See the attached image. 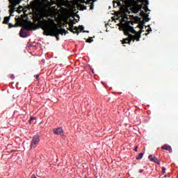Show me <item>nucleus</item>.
Returning <instances> with one entry per match:
<instances>
[{
	"mask_svg": "<svg viewBox=\"0 0 178 178\" xmlns=\"http://www.w3.org/2000/svg\"><path fill=\"white\" fill-rule=\"evenodd\" d=\"M15 9H16V8H15V7H13V9L10 10V16H13V13H15Z\"/></svg>",
	"mask_w": 178,
	"mask_h": 178,
	"instance_id": "f3484780",
	"label": "nucleus"
},
{
	"mask_svg": "<svg viewBox=\"0 0 178 178\" xmlns=\"http://www.w3.org/2000/svg\"><path fill=\"white\" fill-rule=\"evenodd\" d=\"M89 4L90 5V10H92L94 9V3H90Z\"/></svg>",
	"mask_w": 178,
	"mask_h": 178,
	"instance_id": "5701e85b",
	"label": "nucleus"
},
{
	"mask_svg": "<svg viewBox=\"0 0 178 178\" xmlns=\"http://www.w3.org/2000/svg\"><path fill=\"white\" fill-rule=\"evenodd\" d=\"M134 151H135L136 152H137V151H138V146H136V147H135Z\"/></svg>",
	"mask_w": 178,
	"mask_h": 178,
	"instance_id": "c85d7f7f",
	"label": "nucleus"
},
{
	"mask_svg": "<svg viewBox=\"0 0 178 178\" xmlns=\"http://www.w3.org/2000/svg\"><path fill=\"white\" fill-rule=\"evenodd\" d=\"M12 27H16V26H15V25H13V24H8V28H9V29H12Z\"/></svg>",
	"mask_w": 178,
	"mask_h": 178,
	"instance_id": "393cba45",
	"label": "nucleus"
},
{
	"mask_svg": "<svg viewBox=\"0 0 178 178\" xmlns=\"http://www.w3.org/2000/svg\"><path fill=\"white\" fill-rule=\"evenodd\" d=\"M33 120H35V118L34 117H32L30 118V120H29L30 124H31V123H33Z\"/></svg>",
	"mask_w": 178,
	"mask_h": 178,
	"instance_id": "b1692460",
	"label": "nucleus"
},
{
	"mask_svg": "<svg viewBox=\"0 0 178 178\" xmlns=\"http://www.w3.org/2000/svg\"><path fill=\"white\" fill-rule=\"evenodd\" d=\"M138 19L139 20H141V18H140V17H138Z\"/></svg>",
	"mask_w": 178,
	"mask_h": 178,
	"instance_id": "4c0bfd02",
	"label": "nucleus"
},
{
	"mask_svg": "<svg viewBox=\"0 0 178 178\" xmlns=\"http://www.w3.org/2000/svg\"><path fill=\"white\" fill-rule=\"evenodd\" d=\"M40 24L44 35L56 37L57 41H59V34L63 35V32L60 33L59 28H58V25L53 19H50L49 21L43 19L42 21H40Z\"/></svg>",
	"mask_w": 178,
	"mask_h": 178,
	"instance_id": "f257e3e1",
	"label": "nucleus"
},
{
	"mask_svg": "<svg viewBox=\"0 0 178 178\" xmlns=\"http://www.w3.org/2000/svg\"><path fill=\"white\" fill-rule=\"evenodd\" d=\"M140 16L142 17L145 18V22H148L149 20H150L149 17H148V16H149V15L148 14L145 13V12H144V10H140Z\"/></svg>",
	"mask_w": 178,
	"mask_h": 178,
	"instance_id": "6e6552de",
	"label": "nucleus"
},
{
	"mask_svg": "<svg viewBox=\"0 0 178 178\" xmlns=\"http://www.w3.org/2000/svg\"><path fill=\"white\" fill-rule=\"evenodd\" d=\"M141 33H143V31L140 29L138 31L136 35H128L127 38H124L122 40V44H130L131 41H133V42H134V41H137V42L140 41V38H141Z\"/></svg>",
	"mask_w": 178,
	"mask_h": 178,
	"instance_id": "f03ea898",
	"label": "nucleus"
},
{
	"mask_svg": "<svg viewBox=\"0 0 178 178\" xmlns=\"http://www.w3.org/2000/svg\"><path fill=\"white\" fill-rule=\"evenodd\" d=\"M81 10H87V6L84 5H81Z\"/></svg>",
	"mask_w": 178,
	"mask_h": 178,
	"instance_id": "4be33fe9",
	"label": "nucleus"
},
{
	"mask_svg": "<svg viewBox=\"0 0 178 178\" xmlns=\"http://www.w3.org/2000/svg\"><path fill=\"white\" fill-rule=\"evenodd\" d=\"M122 2L127 6H130L133 2H134V0H124Z\"/></svg>",
	"mask_w": 178,
	"mask_h": 178,
	"instance_id": "9b49d317",
	"label": "nucleus"
},
{
	"mask_svg": "<svg viewBox=\"0 0 178 178\" xmlns=\"http://www.w3.org/2000/svg\"><path fill=\"white\" fill-rule=\"evenodd\" d=\"M58 31H60V33H63V35L65 34H67L69 32L67 31H65V29H58Z\"/></svg>",
	"mask_w": 178,
	"mask_h": 178,
	"instance_id": "2eb2a0df",
	"label": "nucleus"
},
{
	"mask_svg": "<svg viewBox=\"0 0 178 178\" xmlns=\"http://www.w3.org/2000/svg\"><path fill=\"white\" fill-rule=\"evenodd\" d=\"M162 173H166V168H163Z\"/></svg>",
	"mask_w": 178,
	"mask_h": 178,
	"instance_id": "cd10ccee",
	"label": "nucleus"
},
{
	"mask_svg": "<svg viewBox=\"0 0 178 178\" xmlns=\"http://www.w3.org/2000/svg\"><path fill=\"white\" fill-rule=\"evenodd\" d=\"M38 143H40V135L33 136L31 143V149H34L36 148L38 145Z\"/></svg>",
	"mask_w": 178,
	"mask_h": 178,
	"instance_id": "20e7f679",
	"label": "nucleus"
},
{
	"mask_svg": "<svg viewBox=\"0 0 178 178\" xmlns=\"http://www.w3.org/2000/svg\"><path fill=\"white\" fill-rule=\"evenodd\" d=\"M69 27H70V29H68V30H69L70 31H71V33H73L74 34H76V31H73V27H74L73 23H70V24H69Z\"/></svg>",
	"mask_w": 178,
	"mask_h": 178,
	"instance_id": "ddd939ff",
	"label": "nucleus"
},
{
	"mask_svg": "<svg viewBox=\"0 0 178 178\" xmlns=\"http://www.w3.org/2000/svg\"><path fill=\"white\" fill-rule=\"evenodd\" d=\"M97 0H87L86 3L90 4V3H94V2H96Z\"/></svg>",
	"mask_w": 178,
	"mask_h": 178,
	"instance_id": "6ab92c4d",
	"label": "nucleus"
},
{
	"mask_svg": "<svg viewBox=\"0 0 178 178\" xmlns=\"http://www.w3.org/2000/svg\"><path fill=\"white\" fill-rule=\"evenodd\" d=\"M143 9V5L137 4L136 6L132 8L133 13H138L139 10Z\"/></svg>",
	"mask_w": 178,
	"mask_h": 178,
	"instance_id": "0eeeda50",
	"label": "nucleus"
},
{
	"mask_svg": "<svg viewBox=\"0 0 178 178\" xmlns=\"http://www.w3.org/2000/svg\"><path fill=\"white\" fill-rule=\"evenodd\" d=\"M92 41H94V40H92V38H89L87 39L86 42L91 43L92 42Z\"/></svg>",
	"mask_w": 178,
	"mask_h": 178,
	"instance_id": "412c9836",
	"label": "nucleus"
},
{
	"mask_svg": "<svg viewBox=\"0 0 178 178\" xmlns=\"http://www.w3.org/2000/svg\"><path fill=\"white\" fill-rule=\"evenodd\" d=\"M11 79L13 80L15 79V74H11Z\"/></svg>",
	"mask_w": 178,
	"mask_h": 178,
	"instance_id": "473e14b6",
	"label": "nucleus"
},
{
	"mask_svg": "<svg viewBox=\"0 0 178 178\" xmlns=\"http://www.w3.org/2000/svg\"><path fill=\"white\" fill-rule=\"evenodd\" d=\"M31 178H37V177L35 176V175H33Z\"/></svg>",
	"mask_w": 178,
	"mask_h": 178,
	"instance_id": "72a5a7b5",
	"label": "nucleus"
},
{
	"mask_svg": "<svg viewBox=\"0 0 178 178\" xmlns=\"http://www.w3.org/2000/svg\"><path fill=\"white\" fill-rule=\"evenodd\" d=\"M149 159L151 161V162H152V159H154V157H152V154H149L148 156Z\"/></svg>",
	"mask_w": 178,
	"mask_h": 178,
	"instance_id": "a878e982",
	"label": "nucleus"
},
{
	"mask_svg": "<svg viewBox=\"0 0 178 178\" xmlns=\"http://www.w3.org/2000/svg\"><path fill=\"white\" fill-rule=\"evenodd\" d=\"M122 0H118V1H113V7L114 8H118V6H122V3H121Z\"/></svg>",
	"mask_w": 178,
	"mask_h": 178,
	"instance_id": "9d476101",
	"label": "nucleus"
},
{
	"mask_svg": "<svg viewBox=\"0 0 178 178\" xmlns=\"http://www.w3.org/2000/svg\"><path fill=\"white\" fill-rule=\"evenodd\" d=\"M140 3H145V5H149L148 0H142V1H139Z\"/></svg>",
	"mask_w": 178,
	"mask_h": 178,
	"instance_id": "a211bd4d",
	"label": "nucleus"
},
{
	"mask_svg": "<svg viewBox=\"0 0 178 178\" xmlns=\"http://www.w3.org/2000/svg\"><path fill=\"white\" fill-rule=\"evenodd\" d=\"M79 31V27L77 26H75L74 29H73V31Z\"/></svg>",
	"mask_w": 178,
	"mask_h": 178,
	"instance_id": "bb28decb",
	"label": "nucleus"
},
{
	"mask_svg": "<svg viewBox=\"0 0 178 178\" xmlns=\"http://www.w3.org/2000/svg\"><path fill=\"white\" fill-rule=\"evenodd\" d=\"M138 2H143V0H137Z\"/></svg>",
	"mask_w": 178,
	"mask_h": 178,
	"instance_id": "f704fd0d",
	"label": "nucleus"
},
{
	"mask_svg": "<svg viewBox=\"0 0 178 178\" xmlns=\"http://www.w3.org/2000/svg\"><path fill=\"white\" fill-rule=\"evenodd\" d=\"M54 134H56V136H65V131H63V129L62 127L55 128L53 129Z\"/></svg>",
	"mask_w": 178,
	"mask_h": 178,
	"instance_id": "423d86ee",
	"label": "nucleus"
},
{
	"mask_svg": "<svg viewBox=\"0 0 178 178\" xmlns=\"http://www.w3.org/2000/svg\"><path fill=\"white\" fill-rule=\"evenodd\" d=\"M147 34H149V31H147Z\"/></svg>",
	"mask_w": 178,
	"mask_h": 178,
	"instance_id": "e433bc0d",
	"label": "nucleus"
},
{
	"mask_svg": "<svg viewBox=\"0 0 178 178\" xmlns=\"http://www.w3.org/2000/svg\"><path fill=\"white\" fill-rule=\"evenodd\" d=\"M152 162H155V163H157V165H161V161L156 156H154L153 159H152Z\"/></svg>",
	"mask_w": 178,
	"mask_h": 178,
	"instance_id": "f8f14e48",
	"label": "nucleus"
},
{
	"mask_svg": "<svg viewBox=\"0 0 178 178\" xmlns=\"http://www.w3.org/2000/svg\"><path fill=\"white\" fill-rule=\"evenodd\" d=\"M83 33H86V31H83Z\"/></svg>",
	"mask_w": 178,
	"mask_h": 178,
	"instance_id": "58836bf2",
	"label": "nucleus"
},
{
	"mask_svg": "<svg viewBox=\"0 0 178 178\" xmlns=\"http://www.w3.org/2000/svg\"><path fill=\"white\" fill-rule=\"evenodd\" d=\"M143 172H144V170H143V169L139 170V173H143Z\"/></svg>",
	"mask_w": 178,
	"mask_h": 178,
	"instance_id": "2f4dec72",
	"label": "nucleus"
},
{
	"mask_svg": "<svg viewBox=\"0 0 178 178\" xmlns=\"http://www.w3.org/2000/svg\"><path fill=\"white\" fill-rule=\"evenodd\" d=\"M143 156H144V154L140 153L136 156L137 161H139V159H143Z\"/></svg>",
	"mask_w": 178,
	"mask_h": 178,
	"instance_id": "dca6fc26",
	"label": "nucleus"
},
{
	"mask_svg": "<svg viewBox=\"0 0 178 178\" xmlns=\"http://www.w3.org/2000/svg\"><path fill=\"white\" fill-rule=\"evenodd\" d=\"M35 79H37V80H38L39 77H40V75L39 74H36L35 76Z\"/></svg>",
	"mask_w": 178,
	"mask_h": 178,
	"instance_id": "c756f323",
	"label": "nucleus"
},
{
	"mask_svg": "<svg viewBox=\"0 0 178 178\" xmlns=\"http://www.w3.org/2000/svg\"><path fill=\"white\" fill-rule=\"evenodd\" d=\"M145 8H146L145 10V12H148V10H149L148 9V6H146Z\"/></svg>",
	"mask_w": 178,
	"mask_h": 178,
	"instance_id": "7c9ffc66",
	"label": "nucleus"
},
{
	"mask_svg": "<svg viewBox=\"0 0 178 178\" xmlns=\"http://www.w3.org/2000/svg\"><path fill=\"white\" fill-rule=\"evenodd\" d=\"M164 177H167V176H166V175H165V176H164Z\"/></svg>",
	"mask_w": 178,
	"mask_h": 178,
	"instance_id": "ea45409f",
	"label": "nucleus"
},
{
	"mask_svg": "<svg viewBox=\"0 0 178 178\" xmlns=\"http://www.w3.org/2000/svg\"><path fill=\"white\" fill-rule=\"evenodd\" d=\"M78 30H80V31H84V26L80 25L78 26Z\"/></svg>",
	"mask_w": 178,
	"mask_h": 178,
	"instance_id": "aec40b11",
	"label": "nucleus"
},
{
	"mask_svg": "<svg viewBox=\"0 0 178 178\" xmlns=\"http://www.w3.org/2000/svg\"><path fill=\"white\" fill-rule=\"evenodd\" d=\"M130 33L132 34H134V35H137V31L134 30V28L131 26H130V24L127 23V26L124 27V35H132Z\"/></svg>",
	"mask_w": 178,
	"mask_h": 178,
	"instance_id": "7ed1b4c3",
	"label": "nucleus"
},
{
	"mask_svg": "<svg viewBox=\"0 0 178 178\" xmlns=\"http://www.w3.org/2000/svg\"><path fill=\"white\" fill-rule=\"evenodd\" d=\"M149 31H152V29H151V28H149Z\"/></svg>",
	"mask_w": 178,
	"mask_h": 178,
	"instance_id": "c9c22d12",
	"label": "nucleus"
},
{
	"mask_svg": "<svg viewBox=\"0 0 178 178\" xmlns=\"http://www.w3.org/2000/svg\"><path fill=\"white\" fill-rule=\"evenodd\" d=\"M161 149H165V151H168V152H170V154H172V147H170V145H163L161 147Z\"/></svg>",
	"mask_w": 178,
	"mask_h": 178,
	"instance_id": "1a4fd4ad",
	"label": "nucleus"
},
{
	"mask_svg": "<svg viewBox=\"0 0 178 178\" xmlns=\"http://www.w3.org/2000/svg\"><path fill=\"white\" fill-rule=\"evenodd\" d=\"M3 24H9V17H5L4 20L3 21Z\"/></svg>",
	"mask_w": 178,
	"mask_h": 178,
	"instance_id": "4468645a",
	"label": "nucleus"
},
{
	"mask_svg": "<svg viewBox=\"0 0 178 178\" xmlns=\"http://www.w3.org/2000/svg\"><path fill=\"white\" fill-rule=\"evenodd\" d=\"M30 30H31V27L29 25H26L24 28V29H21V31H19V37H22V38H26L29 36V34H27V31H30Z\"/></svg>",
	"mask_w": 178,
	"mask_h": 178,
	"instance_id": "39448f33",
	"label": "nucleus"
}]
</instances>
